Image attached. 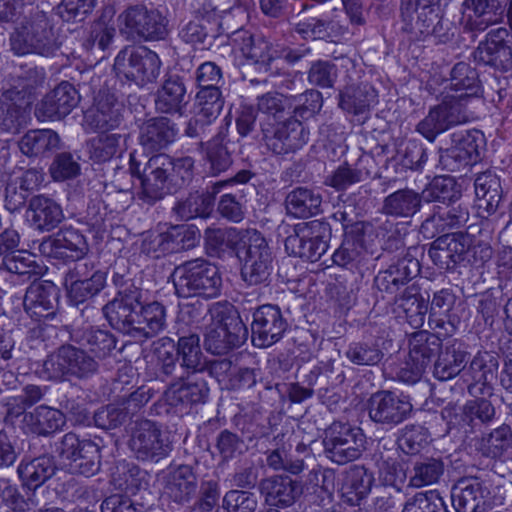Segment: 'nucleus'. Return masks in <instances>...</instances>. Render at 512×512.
<instances>
[{
    "label": "nucleus",
    "instance_id": "obj_46",
    "mask_svg": "<svg viewBox=\"0 0 512 512\" xmlns=\"http://www.w3.org/2000/svg\"><path fill=\"white\" fill-rule=\"evenodd\" d=\"M321 203L320 193L308 187H296L285 197L287 213L295 218H309L317 215L321 210Z\"/></svg>",
    "mask_w": 512,
    "mask_h": 512
},
{
    "label": "nucleus",
    "instance_id": "obj_37",
    "mask_svg": "<svg viewBox=\"0 0 512 512\" xmlns=\"http://www.w3.org/2000/svg\"><path fill=\"white\" fill-rule=\"evenodd\" d=\"M394 455L393 448L388 449L386 442L380 441L374 457L378 466L380 483L400 492L406 481H409V473Z\"/></svg>",
    "mask_w": 512,
    "mask_h": 512
},
{
    "label": "nucleus",
    "instance_id": "obj_40",
    "mask_svg": "<svg viewBox=\"0 0 512 512\" xmlns=\"http://www.w3.org/2000/svg\"><path fill=\"white\" fill-rule=\"evenodd\" d=\"M57 470L54 457L41 455L38 457L25 456L17 468V473L23 486L36 490L52 478Z\"/></svg>",
    "mask_w": 512,
    "mask_h": 512
},
{
    "label": "nucleus",
    "instance_id": "obj_35",
    "mask_svg": "<svg viewBox=\"0 0 512 512\" xmlns=\"http://www.w3.org/2000/svg\"><path fill=\"white\" fill-rule=\"evenodd\" d=\"M176 124L164 116L154 117L140 128L139 143L144 150L158 152L170 146L177 137Z\"/></svg>",
    "mask_w": 512,
    "mask_h": 512
},
{
    "label": "nucleus",
    "instance_id": "obj_20",
    "mask_svg": "<svg viewBox=\"0 0 512 512\" xmlns=\"http://www.w3.org/2000/svg\"><path fill=\"white\" fill-rule=\"evenodd\" d=\"M289 327L279 306L264 304L252 313V343L259 348H267L282 339Z\"/></svg>",
    "mask_w": 512,
    "mask_h": 512
},
{
    "label": "nucleus",
    "instance_id": "obj_26",
    "mask_svg": "<svg viewBox=\"0 0 512 512\" xmlns=\"http://www.w3.org/2000/svg\"><path fill=\"white\" fill-rule=\"evenodd\" d=\"M200 372H185L183 378L171 381L165 396L172 406L205 403L209 396V387Z\"/></svg>",
    "mask_w": 512,
    "mask_h": 512
},
{
    "label": "nucleus",
    "instance_id": "obj_62",
    "mask_svg": "<svg viewBox=\"0 0 512 512\" xmlns=\"http://www.w3.org/2000/svg\"><path fill=\"white\" fill-rule=\"evenodd\" d=\"M214 23H212L209 17L202 15H196L192 20L185 23L180 31L179 37L187 44H211V39L215 37Z\"/></svg>",
    "mask_w": 512,
    "mask_h": 512
},
{
    "label": "nucleus",
    "instance_id": "obj_4",
    "mask_svg": "<svg viewBox=\"0 0 512 512\" xmlns=\"http://www.w3.org/2000/svg\"><path fill=\"white\" fill-rule=\"evenodd\" d=\"M10 47L14 54H36L53 58L60 52L62 42L44 11L34 10L26 15L11 33Z\"/></svg>",
    "mask_w": 512,
    "mask_h": 512
},
{
    "label": "nucleus",
    "instance_id": "obj_25",
    "mask_svg": "<svg viewBox=\"0 0 512 512\" xmlns=\"http://www.w3.org/2000/svg\"><path fill=\"white\" fill-rule=\"evenodd\" d=\"M470 246L471 238L468 234L447 233L432 242L428 254L434 264L450 270L464 261Z\"/></svg>",
    "mask_w": 512,
    "mask_h": 512
},
{
    "label": "nucleus",
    "instance_id": "obj_3",
    "mask_svg": "<svg viewBox=\"0 0 512 512\" xmlns=\"http://www.w3.org/2000/svg\"><path fill=\"white\" fill-rule=\"evenodd\" d=\"M451 89L459 94H446L442 102L430 109L416 127L417 132L433 142L437 135L452 126L468 122L471 115L467 102L480 92L477 70L466 62L456 63L450 73Z\"/></svg>",
    "mask_w": 512,
    "mask_h": 512
},
{
    "label": "nucleus",
    "instance_id": "obj_17",
    "mask_svg": "<svg viewBox=\"0 0 512 512\" xmlns=\"http://www.w3.org/2000/svg\"><path fill=\"white\" fill-rule=\"evenodd\" d=\"M262 140L275 155H288L301 150L309 141V130L295 118L283 122L260 123Z\"/></svg>",
    "mask_w": 512,
    "mask_h": 512
},
{
    "label": "nucleus",
    "instance_id": "obj_27",
    "mask_svg": "<svg viewBox=\"0 0 512 512\" xmlns=\"http://www.w3.org/2000/svg\"><path fill=\"white\" fill-rule=\"evenodd\" d=\"M80 96L69 82H61L38 104L35 115L38 119L59 120L78 105Z\"/></svg>",
    "mask_w": 512,
    "mask_h": 512
},
{
    "label": "nucleus",
    "instance_id": "obj_12",
    "mask_svg": "<svg viewBox=\"0 0 512 512\" xmlns=\"http://www.w3.org/2000/svg\"><path fill=\"white\" fill-rule=\"evenodd\" d=\"M330 239V224L315 219L296 224L285 239V249L290 255L317 262L327 252Z\"/></svg>",
    "mask_w": 512,
    "mask_h": 512
},
{
    "label": "nucleus",
    "instance_id": "obj_49",
    "mask_svg": "<svg viewBox=\"0 0 512 512\" xmlns=\"http://www.w3.org/2000/svg\"><path fill=\"white\" fill-rule=\"evenodd\" d=\"M59 147L60 137L51 129L30 130L19 141L21 152L28 157L45 156Z\"/></svg>",
    "mask_w": 512,
    "mask_h": 512
},
{
    "label": "nucleus",
    "instance_id": "obj_1",
    "mask_svg": "<svg viewBox=\"0 0 512 512\" xmlns=\"http://www.w3.org/2000/svg\"><path fill=\"white\" fill-rule=\"evenodd\" d=\"M112 283L116 295L102 311L114 330L135 341L145 342L166 329L167 311L161 302H146L142 289L127 274L115 272Z\"/></svg>",
    "mask_w": 512,
    "mask_h": 512
},
{
    "label": "nucleus",
    "instance_id": "obj_7",
    "mask_svg": "<svg viewBox=\"0 0 512 512\" xmlns=\"http://www.w3.org/2000/svg\"><path fill=\"white\" fill-rule=\"evenodd\" d=\"M208 313L214 323L205 336L204 345L208 352L222 355L245 343L248 329L232 304L215 302L210 305Z\"/></svg>",
    "mask_w": 512,
    "mask_h": 512
},
{
    "label": "nucleus",
    "instance_id": "obj_58",
    "mask_svg": "<svg viewBox=\"0 0 512 512\" xmlns=\"http://www.w3.org/2000/svg\"><path fill=\"white\" fill-rule=\"evenodd\" d=\"M225 137L226 135H224L223 131H219L218 134L206 144L202 141L199 143L201 148L205 147L206 160L210 165V172L213 175L225 172L233 163L232 154L224 143Z\"/></svg>",
    "mask_w": 512,
    "mask_h": 512
},
{
    "label": "nucleus",
    "instance_id": "obj_45",
    "mask_svg": "<svg viewBox=\"0 0 512 512\" xmlns=\"http://www.w3.org/2000/svg\"><path fill=\"white\" fill-rule=\"evenodd\" d=\"M377 91L369 83L351 85L339 94V107L364 120L370 107L376 103Z\"/></svg>",
    "mask_w": 512,
    "mask_h": 512
},
{
    "label": "nucleus",
    "instance_id": "obj_33",
    "mask_svg": "<svg viewBox=\"0 0 512 512\" xmlns=\"http://www.w3.org/2000/svg\"><path fill=\"white\" fill-rule=\"evenodd\" d=\"M489 493L478 478L461 479L452 487V505L456 512H483Z\"/></svg>",
    "mask_w": 512,
    "mask_h": 512
},
{
    "label": "nucleus",
    "instance_id": "obj_30",
    "mask_svg": "<svg viewBox=\"0 0 512 512\" xmlns=\"http://www.w3.org/2000/svg\"><path fill=\"white\" fill-rule=\"evenodd\" d=\"M499 368L498 357L490 352H478L466 367L461 378L467 384L471 395L483 393L485 388L497 379Z\"/></svg>",
    "mask_w": 512,
    "mask_h": 512
},
{
    "label": "nucleus",
    "instance_id": "obj_61",
    "mask_svg": "<svg viewBox=\"0 0 512 512\" xmlns=\"http://www.w3.org/2000/svg\"><path fill=\"white\" fill-rule=\"evenodd\" d=\"M224 106V97L219 87L199 89L195 96L196 114L208 122L215 121Z\"/></svg>",
    "mask_w": 512,
    "mask_h": 512
},
{
    "label": "nucleus",
    "instance_id": "obj_13",
    "mask_svg": "<svg viewBox=\"0 0 512 512\" xmlns=\"http://www.w3.org/2000/svg\"><path fill=\"white\" fill-rule=\"evenodd\" d=\"M159 56L146 47H126L115 58L114 70L120 80L143 87L156 81L160 75Z\"/></svg>",
    "mask_w": 512,
    "mask_h": 512
},
{
    "label": "nucleus",
    "instance_id": "obj_64",
    "mask_svg": "<svg viewBox=\"0 0 512 512\" xmlns=\"http://www.w3.org/2000/svg\"><path fill=\"white\" fill-rule=\"evenodd\" d=\"M512 448V429L503 424L482 438L481 450L483 455L498 459L502 458Z\"/></svg>",
    "mask_w": 512,
    "mask_h": 512
},
{
    "label": "nucleus",
    "instance_id": "obj_53",
    "mask_svg": "<svg viewBox=\"0 0 512 512\" xmlns=\"http://www.w3.org/2000/svg\"><path fill=\"white\" fill-rule=\"evenodd\" d=\"M440 337L425 330L413 333L409 338V358L426 368L442 347Z\"/></svg>",
    "mask_w": 512,
    "mask_h": 512
},
{
    "label": "nucleus",
    "instance_id": "obj_24",
    "mask_svg": "<svg viewBox=\"0 0 512 512\" xmlns=\"http://www.w3.org/2000/svg\"><path fill=\"white\" fill-rule=\"evenodd\" d=\"M509 0H464L460 24L464 31L483 32L499 23L506 12Z\"/></svg>",
    "mask_w": 512,
    "mask_h": 512
},
{
    "label": "nucleus",
    "instance_id": "obj_56",
    "mask_svg": "<svg viewBox=\"0 0 512 512\" xmlns=\"http://www.w3.org/2000/svg\"><path fill=\"white\" fill-rule=\"evenodd\" d=\"M399 307L405 313L407 322L413 328L424 325L428 312V299L424 298L413 286L407 287L401 296L396 299Z\"/></svg>",
    "mask_w": 512,
    "mask_h": 512
},
{
    "label": "nucleus",
    "instance_id": "obj_50",
    "mask_svg": "<svg viewBox=\"0 0 512 512\" xmlns=\"http://www.w3.org/2000/svg\"><path fill=\"white\" fill-rule=\"evenodd\" d=\"M421 194L413 189H399L384 198L382 211L394 217H411L420 210Z\"/></svg>",
    "mask_w": 512,
    "mask_h": 512
},
{
    "label": "nucleus",
    "instance_id": "obj_43",
    "mask_svg": "<svg viewBox=\"0 0 512 512\" xmlns=\"http://www.w3.org/2000/svg\"><path fill=\"white\" fill-rule=\"evenodd\" d=\"M23 99L22 91L16 87L0 90V130L18 133L26 125L23 109L18 104Z\"/></svg>",
    "mask_w": 512,
    "mask_h": 512
},
{
    "label": "nucleus",
    "instance_id": "obj_63",
    "mask_svg": "<svg viewBox=\"0 0 512 512\" xmlns=\"http://www.w3.org/2000/svg\"><path fill=\"white\" fill-rule=\"evenodd\" d=\"M429 432L421 425H406L399 431L396 444L408 456L419 454L428 444Z\"/></svg>",
    "mask_w": 512,
    "mask_h": 512
},
{
    "label": "nucleus",
    "instance_id": "obj_48",
    "mask_svg": "<svg viewBox=\"0 0 512 512\" xmlns=\"http://www.w3.org/2000/svg\"><path fill=\"white\" fill-rule=\"evenodd\" d=\"M474 187L478 207L493 214L502 199L500 179L492 171H485L477 175Z\"/></svg>",
    "mask_w": 512,
    "mask_h": 512
},
{
    "label": "nucleus",
    "instance_id": "obj_15",
    "mask_svg": "<svg viewBox=\"0 0 512 512\" xmlns=\"http://www.w3.org/2000/svg\"><path fill=\"white\" fill-rule=\"evenodd\" d=\"M56 452L71 474L90 477L100 470V448L90 439L66 433L56 444Z\"/></svg>",
    "mask_w": 512,
    "mask_h": 512
},
{
    "label": "nucleus",
    "instance_id": "obj_28",
    "mask_svg": "<svg viewBox=\"0 0 512 512\" xmlns=\"http://www.w3.org/2000/svg\"><path fill=\"white\" fill-rule=\"evenodd\" d=\"M240 24L231 32V41L243 54L253 62L260 71L272 72V64L275 60L276 51L265 39L255 38L247 30L242 29Z\"/></svg>",
    "mask_w": 512,
    "mask_h": 512
},
{
    "label": "nucleus",
    "instance_id": "obj_21",
    "mask_svg": "<svg viewBox=\"0 0 512 512\" xmlns=\"http://www.w3.org/2000/svg\"><path fill=\"white\" fill-rule=\"evenodd\" d=\"M417 247H410L405 254L393 262L386 270L379 271L374 278V288L386 296H394L401 287L420 273V263L414 252Z\"/></svg>",
    "mask_w": 512,
    "mask_h": 512
},
{
    "label": "nucleus",
    "instance_id": "obj_10",
    "mask_svg": "<svg viewBox=\"0 0 512 512\" xmlns=\"http://www.w3.org/2000/svg\"><path fill=\"white\" fill-rule=\"evenodd\" d=\"M400 14L402 30L411 40L418 41L429 35L446 36L438 0H401Z\"/></svg>",
    "mask_w": 512,
    "mask_h": 512
},
{
    "label": "nucleus",
    "instance_id": "obj_19",
    "mask_svg": "<svg viewBox=\"0 0 512 512\" xmlns=\"http://www.w3.org/2000/svg\"><path fill=\"white\" fill-rule=\"evenodd\" d=\"M413 411L409 398L390 390L372 394L368 400V415L372 422L391 430L406 421Z\"/></svg>",
    "mask_w": 512,
    "mask_h": 512
},
{
    "label": "nucleus",
    "instance_id": "obj_5",
    "mask_svg": "<svg viewBox=\"0 0 512 512\" xmlns=\"http://www.w3.org/2000/svg\"><path fill=\"white\" fill-rule=\"evenodd\" d=\"M175 294L180 298L213 299L221 294L223 281L218 267L204 258L176 266L171 274Z\"/></svg>",
    "mask_w": 512,
    "mask_h": 512
},
{
    "label": "nucleus",
    "instance_id": "obj_39",
    "mask_svg": "<svg viewBox=\"0 0 512 512\" xmlns=\"http://www.w3.org/2000/svg\"><path fill=\"white\" fill-rule=\"evenodd\" d=\"M468 352L457 340L448 342L441 347L434 363L433 376L439 381H447L465 370Z\"/></svg>",
    "mask_w": 512,
    "mask_h": 512
},
{
    "label": "nucleus",
    "instance_id": "obj_51",
    "mask_svg": "<svg viewBox=\"0 0 512 512\" xmlns=\"http://www.w3.org/2000/svg\"><path fill=\"white\" fill-rule=\"evenodd\" d=\"M24 421L31 427L33 433L37 435H48L64 426L65 416L58 409L40 405L32 412L26 414Z\"/></svg>",
    "mask_w": 512,
    "mask_h": 512
},
{
    "label": "nucleus",
    "instance_id": "obj_16",
    "mask_svg": "<svg viewBox=\"0 0 512 512\" xmlns=\"http://www.w3.org/2000/svg\"><path fill=\"white\" fill-rule=\"evenodd\" d=\"M119 21L120 32L132 40L159 41L169 33L168 19L159 10L142 5L127 8Z\"/></svg>",
    "mask_w": 512,
    "mask_h": 512
},
{
    "label": "nucleus",
    "instance_id": "obj_23",
    "mask_svg": "<svg viewBox=\"0 0 512 512\" xmlns=\"http://www.w3.org/2000/svg\"><path fill=\"white\" fill-rule=\"evenodd\" d=\"M475 57L500 71L512 69V32L504 27L490 30L479 43Z\"/></svg>",
    "mask_w": 512,
    "mask_h": 512
},
{
    "label": "nucleus",
    "instance_id": "obj_22",
    "mask_svg": "<svg viewBox=\"0 0 512 512\" xmlns=\"http://www.w3.org/2000/svg\"><path fill=\"white\" fill-rule=\"evenodd\" d=\"M39 251L50 258L71 262L82 259L89 252L86 237L77 229L65 227L42 240Z\"/></svg>",
    "mask_w": 512,
    "mask_h": 512
},
{
    "label": "nucleus",
    "instance_id": "obj_54",
    "mask_svg": "<svg viewBox=\"0 0 512 512\" xmlns=\"http://www.w3.org/2000/svg\"><path fill=\"white\" fill-rule=\"evenodd\" d=\"M125 149V136L119 133H101L90 141V158L105 163L119 156Z\"/></svg>",
    "mask_w": 512,
    "mask_h": 512
},
{
    "label": "nucleus",
    "instance_id": "obj_44",
    "mask_svg": "<svg viewBox=\"0 0 512 512\" xmlns=\"http://www.w3.org/2000/svg\"><path fill=\"white\" fill-rule=\"evenodd\" d=\"M454 303L455 295L451 290L441 289L434 293L428 316V325L436 334L449 337L455 333L456 325L452 320L447 319L446 315L452 309Z\"/></svg>",
    "mask_w": 512,
    "mask_h": 512
},
{
    "label": "nucleus",
    "instance_id": "obj_34",
    "mask_svg": "<svg viewBox=\"0 0 512 512\" xmlns=\"http://www.w3.org/2000/svg\"><path fill=\"white\" fill-rule=\"evenodd\" d=\"M70 340L88 351L98 363L112 354L117 343L111 332L94 326L73 329L70 332Z\"/></svg>",
    "mask_w": 512,
    "mask_h": 512
},
{
    "label": "nucleus",
    "instance_id": "obj_52",
    "mask_svg": "<svg viewBox=\"0 0 512 512\" xmlns=\"http://www.w3.org/2000/svg\"><path fill=\"white\" fill-rule=\"evenodd\" d=\"M176 353L185 372H202L206 361L200 346L199 335L191 333L178 339Z\"/></svg>",
    "mask_w": 512,
    "mask_h": 512
},
{
    "label": "nucleus",
    "instance_id": "obj_47",
    "mask_svg": "<svg viewBox=\"0 0 512 512\" xmlns=\"http://www.w3.org/2000/svg\"><path fill=\"white\" fill-rule=\"evenodd\" d=\"M175 350V342L170 337L159 338L153 343L159 373L162 377L171 378V381L183 378L185 373Z\"/></svg>",
    "mask_w": 512,
    "mask_h": 512
},
{
    "label": "nucleus",
    "instance_id": "obj_55",
    "mask_svg": "<svg viewBox=\"0 0 512 512\" xmlns=\"http://www.w3.org/2000/svg\"><path fill=\"white\" fill-rule=\"evenodd\" d=\"M444 473V463L441 459L425 457L416 460L409 472L408 486L421 488L432 485L440 479Z\"/></svg>",
    "mask_w": 512,
    "mask_h": 512
},
{
    "label": "nucleus",
    "instance_id": "obj_31",
    "mask_svg": "<svg viewBox=\"0 0 512 512\" xmlns=\"http://www.w3.org/2000/svg\"><path fill=\"white\" fill-rule=\"evenodd\" d=\"M189 102L187 84L179 74H166L155 94L156 110L163 114H182Z\"/></svg>",
    "mask_w": 512,
    "mask_h": 512
},
{
    "label": "nucleus",
    "instance_id": "obj_57",
    "mask_svg": "<svg viewBox=\"0 0 512 512\" xmlns=\"http://www.w3.org/2000/svg\"><path fill=\"white\" fill-rule=\"evenodd\" d=\"M197 489V479L188 465H180L170 475L167 490L174 501H189Z\"/></svg>",
    "mask_w": 512,
    "mask_h": 512
},
{
    "label": "nucleus",
    "instance_id": "obj_36",
    "mask_svg": "<svg viewBox=\"0 0 512 512\" xmlns=\"http://www.w3.org/2000/svg\"><path fill=\"white\" fill-rule=\"evenodd\" d=\"M27 217L36 230L50 232L63 221L64 213L53 198L40 194L29 200Z\"/></svg>",
    "mask_w": 512,
    "mask_h": 512
},
{
    "label": "nucleus",
    "instance_id": "obj_32",
    "mask_svg": "<svg viewBox=\"0 0 512 512\" xmlns=\"http://www.w3.org/2000/svg\"><path fill=\"white\" fill-rule=\"evenodd\" d=\"M124 111V104L115 93L101 89L95 97L94 109L87 117L92 127L106 131L119 127L123 121Z\"/></svg>",
    "mask_w": 512,
    "mask_h": 512
},
{
    "label": "nucleus",
    "instance_id": "obj_59",
    "mask_svg": "<svg viewBox=\"0 0 512 512\" xmlns=\"http://www.w3.org/2000/svg\"><path fill=\"white\" fill-rule=\"evenodd\" d=\"M421 197L426 202L450 203L460 197V190L453 177L437 176L425 187Z\"/></svg>",
    "mask_w": 512,
    "mask_h": 512
},
{
    "label": "nucleus",
    "instance_id": "obj_8",
    "mask_svg": "<svg viewBox=\"0 0 512 512\" xmlns=\"http://www.w3.org/2000/svg\"><path fill=\"white\" fill-rule=\"evenodd\" d=\"M99 371L98 360L73 342L62 344L43 363V373L53 381H86Z\"/></svg>",
    "mask_w": 512,
    "mask_h": 512
},
{
    "label": "nucleus",
    "instance_id": "obj_14",
    "mask_svg": "<svg viewBox=\"0 0 512 512\" xmlns=\"http://www.w3.org/2000/svg\"><path fill=\"white\" fill-rule=\"evenodd\" d=\"M365 444L366 436L362 429L349 423L333 422L324 432V454L338 465L359 459Z\"/></svg>",
    "mask_w": 512,
    "mask_h": 512
},
{
    "label": "nucleus",
    "instance_id": "obj_11",
    "mask_svg": "<svg viewBox=\"0 0 512 512\" xmlns=\"http://www.w3.org/2000/svg\"><path fill=\"white\" fill-rule=\"evenodd\" d=\"M297 17L299 20L295 23L294 30L306 40L336 42L349 33L345 16L338 14L329 16L316 3L303 4Z\"/></svg>",
    "mask_w": 512,
    "mask_h": 512
},
{
    "label": "nucleus",
    "instance_id": "obj_9",
    "mask_svg": "<svg viewBox=\"0 0 512 512\" xmlns=\"http://www.w3.org/2000/svg\"><path fill=\"white\" fill-rule=\"evenodd\" d=\"M128 447L138 461L158 463L173 450L170 435L162 425L139 419L132 423L129 431Z\"/></svg>",
    "mask_w": 512,
    "mask_h": 512
},
{
    "label": "nucleus",
    "instance_id": "obj_18",
    "mask_svg": "<svg viewBox=\"0 0 512 512\" xmlns=\"http://www.w3.org/2000/svg\"><path fill=\"white\" fill-rule=\"evenodd\" d=\"M249 170H240L234 177L227 180L217 181L207 188L205 193L198 191L190 193L187 197L178 200L172 207V215L181 221H187L196 217L208 216L215 202V196L221 190L233 183L245 184L251 179Z\"/></svg>",
    "mask_w": 512,
    "mask_h": 512
},
{
    "label": "nucleus",
    "instance_id": "obj_2",
    "mask_svg": "<svg viewBox=\"0 0 512 512\" xmlns=\"http://www.w3.org/2000/svg\"><path fill=\"white\" fill-rule=\"evenodd\" d=\"M194 168L195 160L190 156L173 158L166 153L150 157L136 152L130 154L129 170L140 180L138 197L148 205L189 186L194 178Z\"/></svg>",
    "mask_w": 512,
    "mask_h": 512
},
{
    "label": "nucleus",
    "instance_id": "obj_29",
    "mask_svg": "<svg viewBox=\"0 0 512 512\" xmlns=\"http://www.w3.org/2000/svg\"><path fill=\"white\" fill-rule=\"evenodd\" d=\"M58 288L50 281H34L27 288L23 306L25 312L35 321L50 319L55 315Z\"/></svg>",
    "mask_w": 512,
    "mask_h": 512
},
{
    "label": "nucleus",
    "instance_id": "obj_60",
    "mask_svg": "<svg viewBox=\"0 0 512 512\" xmlns=\"http://www.w3.org/2000/svg\"><path fill=\"white\" fill-rule=\"evenodd\" d=\"M345 356L357 366H376L383 360L384 352L375 341H355L348 345Z\"/></svg>",
    "mask_w": 512,
    "mask_h": 512
},
{
    "label": "nucleus",
    "instance_id": "obj_38",
    "mask_svg": "<svg viewBox=\"0 0 512 512\" xmlns=\"http://www.w3.org/2000/svg\"><path fill=\"white\" fill-rule=\"evenodd\" d=\"M374 477L363 465H351L342 473L340 492L350 505L356 506L370 493Z\"/></svg>",
    "mask_w": 512,
    "mask_h": 512
},
{
    "label": "nucleus",
    "instance_id": "obj_6",
    "mask_svg": "<svg viewBox=\"0 0 512 512\" xmlns=\"http://www.w3.org/2000/svg\"><path fill=\"white\" fill-rule=\"evenodd\" d=\"M237 236L241 279L249 286L268 285L273 272V256L266 239L255 229H241Z\"/></svg>",
    "mask_w": 512,
    "mask_h": 512
},
{
    "label": "nucleus",
    "instance_id": "obj_41",
    "mask_svg": "<svg viewBox=\"0 0 512 512\" xmlns=\"http://www.w3.org/2000/svg\"><path fill=\"white\" fill-rule=\"evenodd\" d=\"M0 270L10 273L12 282H34L43 274V267L36 261V256L28 250L21 249L2 258Z\"/></svg>",
    "mask_w": 512,
    "mask_h": 512
},
{
    "label": "nucleus",
    "instance_id": "obj_42",
    "mask_svg": "<svg viewBox=\"0 0 512 512\" xmlns=\"http://www.w3.org/2000/svg\"><path fill=\"white\" fill-rule=\"evenodd\" d=\"M259 490L261 494L265 495L267 502L282 507L291 506L302 494L299 482L281 475L261 480Z\"/></svg>",
    "mask_w": 512,
    "mask_h": 512
}]
</instances>
